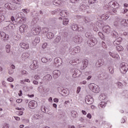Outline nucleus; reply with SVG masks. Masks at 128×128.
<instances>
[{
	"label": "nucleus",
	"mask_w": 128,
	"mask_h": 128,
	"mask_svg": "<svg viewBox=\"0 0 128 128\" xmlns=\"http://www.w3.org/2000/svg\"><path fill=\"white\" fill-rule=\"evenodd\" d=\"M98 36L102 38L103 40H104V38H106V36H104V34H102V32H98Z\"/></svg>",
	"instance_id": "nucleus-40"
},
{
	"label": "nucleus",
	"mask_w": 128,
	"mask_h": 128,
	"mask_svg": "<svg viewBox=\"0 0 128 128\" xmlns=\"http://www.w3.org/2000/svg\"><path fill=\"white\" fill-rule=\"evenodd\" d=\"M60 76V72L58 70H55L53 72L54 78H58Z\"/></svg>",
	"instance_id": "nucleus-19"
},
{
	"label": "nucleus",
	"mask_w": 128,
	"mask_h": 128,
	"mask_svg": "<svg viewBox=\"0 0 128 128\" xmlns=\"http://www.w3.org/2000/svg\"><path fill=\"white\" fill-rule=\"evenodd\" d=\"M2 128H8V124L5 123V124H4V126L2 127Z\"/></svg>",
	"instance_id": "nucleus-62"
},
{
	"label": "nucleus",
	"mask_w": 128,
	"mask_h": 128,
	"mask_svg": "<svg viewBox=\"0 0 128 128\" xmlns=\"http://www.w3.org/2000/svg\"><path fill=\"white\" fill-rule=\"evenodd\" d=\"M54 62L56 64V66H62V60L60 58H56L54 60Z\"/></svg>",
	"instance_id": "nucleus-12"
},
{
	"label": "nucleus",
	"mask_w": 128,
	"mask_h": 128,
	"mask_svg": "<svg viewBox=\"0 0 128 128\" xmlns=\"http://www.w3.org/2000/svg\"><path fill=\"white\" fill-rule=\"evenodd\" d=\"M31 70H36L38 68V62L36 60H34L33 62L30 66Z\"/></svg>",
	"instance_id": "nucleus-17"
},
{
	"label": "nucleus",
	"mask_w": 128,
	"mask_h": 128,
	"mask_svg": "<svg viewBox=\"0 0 128 128\" xmlns=\"http://www.w3.org/2000/svg\"><path fill=\"white\" fill-rule=\"evenodd\" d=\"M96 66L100 68V66H102L104 65V61H102V60L100 59L98 60V61L96 63Z\"/></svg>",
	"instance_id": "nucleus-28"
},
{
	"label": "nucleus",
	"mask_w": 128,
	"mask_h": 128,
	"mask_svg": "<svg viewBox=\"0 0 128 128\" xmlns=\"http://www.w3.org/2000/svg\"><path fill=\"white\" fill-rule=\"evenodd\" d=\"M120 4L117 2H110L108 4H105L103 6V8L108 12L110 14H116L118 12L116 8H118Z\"/></svg>",
	"instance_id": "nucleus-1"
},
{
	"label": "nucleus",
	"mask_w": 128,
	"mask_h": 128,
	"mask_svg": "<svg viewBox=\"0 0 128 128\" xmlns=\"http://www.w3.org/2000/svg\"><path fill=\"white\" fill-rule=\"evenodd\" d=\"M106 106V102H101L100 104L98 105L99 108H105Z\"/></svg>",
	"instance_id": "nucleus-37"
},
{
	"label": "nucleus",
	"mask_w": 128,
	"mask_h": 128,
	"mask_svg": "<svg viewBox=\"0 0 128 128\" xmlns=\"http://www.w3.org/2000/svg\"><path fill=\"white\" fill-rule=\"evenodd\" d=\"M118 52H122L124 50V48L122 46H116Z\"/></svg>",
	"instance_id": "nucleus-42"
},
{
	"label": "nucleus",
	"mask_w": 128,
	"mask_h": 128,
	"mask_svg": "<svg viewBox=\"0 0 128 128\" xmlns=\"http://www.w3.org/2000/svg\"><path fill=\"white\" fill-rule=\"evenodd\" d=\"M52 58H49L48 59V58H46V57H42L41 58V62H43V64H50V62H52Z\"/></svg>",
	"instance_id": "nucleus-15"
},
{
	"label": "nucleus",
	"mask_w": 128,
	"mask_h": 128,
	"mask_svg": "<svg viewBox=\"0 0 128 128\" xmlns=\"http://www.w3.org/2000/svg\"><path fill=\"white\" fill-rule=\"evenodd\" d=\"M82 67L84 68H86L88 66V60L84 59L82 60Z\"/></svg>",
	"instance_id": "nucleus-23"
},
{
	"label": "nucleus",
	"mask_w": 128,
	"mask_h": 128,
	"mask_svg": "<svg viewBox=\"0 0 128 128\" xmlns=\"http://www.w3.org/2000/svg\"><path fill=\"white\" fill-rule=\"evenodd\" d=\"M112 34L114 38H118V34L117 33L116 31L114 30L112 32Z\"/></svg>",
	"instance_id": "nucleus-44"
},
{
	"label": "nucleus",
	"mask_w": 128,
	"mask_h": 128,
	"mask_svg": "<svg viewBox=\"0 0 128 128\" xmlns=\"http://www.w3.org/2000/svg\"><path fill=\"white\" fill-rule=\"evenodd\" d=\"M75 42H82V37H80L78 36H76L75 37Z\"/></svg>",
	"instance_id": "nucleus-32"
},
{
	"label": "nucleus",
	"mask_w": 128,
	"mask_h": 128,
	"mask_svg": "<svg viewBox=\"0 0 128 128\" xmlns=\"http://www.w3.org/2000/svg\"><path fill=\"white\" fill-rule=\"evenodd\" d=\"M6 52H10V45H6Z\"/></svg>",
	"instance_id": "nucleus-47"
},
{
	"label": "nucleus",
	"mask_w": 128,
	"mask_h": 128,
	"mask_svg": "<svg viewBox=\"0 0 128 128\" xmlns=\"http://www.w3.org/2000/svg\"><path fill=\"white\" fill-rule=\"evenodd\" d=\"M4 15H1L0 16V22H4Z\"/></svg>",
	"instance_id": "nucleus-52"
},
{
	"label": "nucleus",
	"mask_w": 128,
	"mask_h": 128,
	"mask_svg": "<svg viewBox=\"0 0 128 128\" xmlns=\"http://www.w3.org/2000/svg\"><path fill=\"white\" fill-rule=\"evenodd\" d=\"M41 110L42 112H44V114H48V112H50V110H48V108L44 106L42 107Z\"/></svg>",
	"instance_id": "nucleus-34"
},
{
	"label": "nucleus",
	"mask_w": 128,
	"mask_h": 128,
	"mask_svg": "<svg viewBox=\"0 0 128 128\" xmlns=\"http://www.w3.org/2000/svg\"><path fill=\"white\" fill-rule=\"evenodd\" d=\"M60 16H62V18H64L68 16V12L64 10H60Z\"/></svg>",
	"instance_id": "nucleus-24"
},
{
	"label": "nucleus",
	"mask_w": 128,
	"mask_h": 128,
	"mask_svg": "<svg viewBox=\"0 0 128 128\" xmlns=\"http://www.w3.org/2000/svg\"><path fill=\"white\" fill-rule=\"evenodd\" d=\"M12 2L16 4H19V6L22 4V0H12Z\"/></svg>",
	"instance_id": "nucleus-31"
},
{
	"label": "nucleus",
	"mask_w": 128,
	"mask_h": 128,
	"mask_svg": "<svg viewBox=\"0 0 128 128\" xmlns=\"http://www.w3.org/2000/svg\"><path fill=\"white\" fill-rule=\"evenodd\" d=\"M120 70L121 74H126L128 70V64L124 62L121 63L120 66Z\"/></svg>",
	"instance_id": "nucleus-2"
},
{
	"label": "nucleus",
	"mask_w": 128,
	"mask_h": 128,
	"mask_svg": "<svg viewBox=\"0 0 128 128\" xmlns=\"http://www.w3.org/2000/svg\"><path fill=\"white\" fill-rule=\"evenodd\" d=\"M28 29V25L26 24H22L20 27V32L22 34H24L26 30Z\"/></svg>",
	"instance_id": "nucleus-16"
},
{
	"label": "nucleus",
	"mask_w": 128,
	"mask_h": 128,
	"mask_svg": "<svg viewBox=\"0 0 128 128\" xmlns=\"http://www.w3.org/2000/svg\"><path fill=\"white\" fill-rule=\"evenodd\" d=\"M122 38L120 37H119L113 42V44H114V46H118V44H120V42H122Z\"/></svg>",
	"instance_id": "nucleus-20"
},
{
	"label": "nucleus",
	"mask_w": 128,
	"mask_h": 128,
	"mask_svg": "<svg viewBox=\"0 0 128 128\" xmlns=\"http://www.w3.org/2000/svg\"><path fill=\"white\" fill-rule=\"evenodd\" d=\"M53 4H54V6H59V4H60V0H54L53 2Z\"/></svg>",
	"instance_id": "nucleus-46"
},
{
	"label": "nucleus",
	"mask_w": 128,
	"mask_h": 128,
	"mask_svg": "<svg viewBox=\"0 0 128 128\" xmlns=\"http://www.w3.org/2000/svg\"><path fill=\"white\" fill-rule=\"evenodd\" d=\"M72 30H74V32H76V30H78V32H84V28L78 27V24H76L75 23L72 24Z\"/></svg>",
	"instance_id": "nucleus-8"
},
{
	"label": "nucleus",
	"mask_w": 128,
	"mask_h": 128,
	"mask_svg": "<svg viewBox=\"0 0 128 128\" xmlns=\"http://www.w3.org/2000/svg\"><path fill=\"white\" fill-rule=\"evenodd\" d=\"M110 18V16L108 14H102L101 16L102 20H108Z\"/></svg>",
	"instance_id": "nucleus-38"
},
{
	"label": "nucleus",
	"mask_w": 128,
	"mask_h": 128,
	"mask_svg": "<svg viewBox=\"0 0 128 128\" xmlns=\"http://www.w3.org/2000/svg\"><path fill=\"white\" fill-rule=\"evenodd\" d=\"M96 0H88V3L90 4H96Z\"/></svg>",
	"instance_id": "nucleus-53"
},
{
	"label": "nucleus",
	"mask_w": 128,
	"mask_h": 128,
	"mask_svg": "<svg viewBox=\"0 0 128 128\" xmlns=\"http://www.w3.org/2000/svg\"><path fill=\"white\" fill-rule=\"evenodd\" d=\"M80 48L78 46H77L73 48H72V46L69 48V52L70 54L74 55L76 54H78V52H80Z\"/></svg>",
	"instance_id": "nucleus-6"
},
{
	"label": "nucleus",
	"mask_w": 128,
	"mask_h": 128,
	"mask_svg": "<svg viewBox=\"0 0 128 128\" xmlns=\"http://www.w3.org/2000/svg\"><path fill=\"white\" fill-rule=\"evenodd\" d=\"M46 46H48V43L46 42L44 43L42 46V48H46Z\"/></svg>",
	"instance_id": "nucleus-57"
},
{
	"label": "nucleus",
	"mask_w": 128,
	"mask_h": 128,
	"mask_svg": "<svg viewBox=\"0 0 128 128\" xmlns=\"http://www.w3.org/2000/svg\"><path fill=\"white\" fill-rule=\"evenodd\" d=\"M108 69L109 70L110 72L112 74L114 72V68L112 67H108Z\"/></svg>",
	"instance_id": "nucleus-48"
},
{
	"label": "nucleus",
	"mask_w": 128,
	"mask_h": 128,
	"mask_svg": "<svg viewBox=\"0 0 128 128\" xmlns=\"http://www.w3.org/2000/svg\"><path fill=\"white\" fill-rule=\"evenodd\" d=\"M87 44L89 46H94L98 44V40H96V38L93 36L89 38L87 42Z\"/></svg>",
	"instance_id": "nucleus-3"
},
{
	"label": "nucleus",
	"mask_w": 128,
	"mask_h": 128,
	"mask_svg": "<svg viewBox=\"0 0 128 128\" xmlns=\"http://www.w3.org/2000/svg\"><path fill=\"white\" fill-rule=\"evenodd\" d=\"M60 40H62V37L60 36H57L56 38L54 40V44H58L60 42Z\"/></svg>",
	"instance_id": "nucleus-29"
},
{
	"label": "nucleus",
	"mask_w": 128,
	"mask_h": 128,
	"mask_svg": "<svg viewBox=\"0 0 128 128\" xmlns=\"http://www.w3.org/2000/svg\"><path fill=\"white\" fill-rule=\"evenodd\" d=\"M29 54L28 53H23L22 54V58H28Z\"/></svg>",
	"instance_id": "nucleus-51"
},
{
	"label": "nucleus",
	"mask_w": 128,
	"mask_h": 128,
	"mask_svg": "<svg viewBox=\"0 0 128 128\" xmlns=\"http://www.w3.org/2000/svg\"><path fill=\"white\" fill-rule=\"evenodd\" d=\"M72 76H78V74L80 72V70L76 68H72L70 70Z\"/></svg>",
	"instance_id": "nucleus-21"
},
{
	"label": "nucleus",
	"mask_w": 128,
	"mask_h": 128,
	"mask_svg": "<svg viewBox=\"0 0 128 128\" xmlns=\"http://www.w3.org/2000/svg\"><path fill=\"white\" fill-rule=\"evenodd\" d=\"M70 64H72V66H74L76 62L75 60H72L70 62Z\"/></svg>",
	"instance_id": "nucleus-56"
},
{
	"label": "nucleus",
	"mask_w": 128,
	"mask_h": 128,
	"mask_svg": "<svg viewBox=\"0 0 128 128\" xmlns=\"http://www.w3.org/2000/svg\"><path fill=\"white\" fill-rule=\"evenodd\" d=\"M0 38H1L3 42H6L8 40V38H10V36L8 34H6V32H4L2 31L0 32Z\"/></svg>",
	"instance_id": "nucleus-7"
},
{
	"label": "nucleus",
	"mask_w": 128,
	"mask_h": 128,
	"mask_svg": "<svg viewBox=\"0 0 128 128\" xmlns=\"http://www.w3.org/2000/svg\"><path fill=\"white\" fill-rule=\"evenodd\" d=\"M102 46L103 48H106V43L104 42H102Z\"/></svg>",
	"instance_id": "nucleus-58"
},
{
	"label": "nucleus",
	"mask_w": 128,
	"mask_h": 128,
	"mask_svg": "<svg viewBox=\"0 0 128 128\" xmlns=\"http://www.w3.org/2000/svg\"><path fill=\"white\" fill-rule=\"evenodd\" d=\"M84 21L86 24H88L92 22V19L89 17H86L84 18Z\"/></svg>",
	"instance_id": "nucleus-35"
},
{
	"label": "nucleus",
	"mask_w": 128,
	"mask_h": 128,
	"mask_svg": "<svg viewBox=\"0 0 128 128\" xmlns=\"http://www.w3.org/2000/svg\"><path fill=\"white\" fill-rule=\"evenodd\" d=\"M96 25L99 28L100 30H102L104 28V22L102 20H98L96 22Z\"/></svg>",
	"instance_id": "nucleus-13"
},
{
	"label": "nucleus",
	"mask_w": 128,
	"mask_h": 128,
	"mask_svg": "<svg viewBox=\"0 0 128 128\" xmlns=\"http://www.w3.org/2000/svg\"><path fill=\"white\" fill-rule=\"evenodd\" d=\"M46 36L48 40H52V38H53L54 36V35L53 34L52 32H49L47 34Z\"/></svg>",
	"instance_id": "nucleus-27"
},
{
	"label": "nucleus",
	"mask_w": 128,
	"mask_h": 128,
	"mask_svg": "<svg viewBox=\"0 0 128 128\" xmlns=\"http://www.w3.org/2000/svg\"><path fill=\"white\" fill-rule=\"evenodd\" d=\"M40 37H36L34 39L32 43L34 44H38V42H40Z\"/></svg>",
	"instance_id": "nucleus-36"
},
{
	"label": "nucleus",
	"mask_w": 128,
	"mask_h": 128,
	"mask_svg": "<svg viewBox=\"0 0 128 128\" xmlns=\"http://www.w3.org/2000/svg\"><path fill=\"white\" fill-rule=\"evenodd\" d=\"M4 7L10 10H16L18 8L16 5L12 3H6L4 4Z\"/></svg>",
	"instance_id": "nucleus-4"
},
{
	"label": "nucleus",
	"mask_w": 128,
	"mask_h": 128,
	"mask_svg": "<svg viewBox=\"0 0 128 128\" xmlns=\"http://www.w3.org/2000/svg\"><path fill=\"white\" fill-rule=\"evenodd\" d=\"M88 7V6H86L84 4H82V5H80V10L81 12H84V10H86V8Z\"/></svg>",
	"instance_id": "nucleus-26"
},
{
	"label": "nucleus",
	"mask_w": 128,
	"mask_h": 128,
	"mask_svg": "<svg viewBox=\"0 0 128 128\" xmlns=\"http://www.w3.org/2000/svg\"><path fill=\"white\" fill-rule=\"evenodd\" d=\"M81 88L80 86L78 87L77 90H76V94H80V92Z\"/></svg>",
	"instance_id": "nucleus-60"
},
{
	"label": "nucleus",
	"mask_w": 128,
	"mask_h": 128,
	"mask_svg": "<svg viewBox=\"0 0 128 128\" xmlns=\"http://www.w3.org/2000/svg\"><path fill=\"white\" fill-rule=\"evenodd\" d=\"M60 12V9L58 8L57 10L52 11V14H56L57 12Z\"/></svg>",
	"instance_id": "nucleus-50"
},
{
	"label": "nucleus",
	"mask_w": 128,
	"mask_h": 128,
	"mask_svg": "<svg viewBox=\"0 0 128 128\" xmlns=\"http://www.w3.org/2000/svg\"><path fill=\"white\" fill-rule=\"evenodd\" d=\"M20 46L24 50H28V48H30V45L28 43L22 42L20 44Z\"/></svg>",
	"instance_id": "nucleus-14"
},
{
	"label": "nucleus",
	"mask_w": 128,
	"mask_h": 128,
	"mask_svg": "<svg viewBox=\"0 0 128 128\" xmlns=\"http://www.w3.org/2000/svg\"><path fill=\"white\" fill-rule=\"evenodd\" d=\"M117 84H118V87L119 88H122L123 85H122V82H118Z\"/></svg>",
	"instance_id": "nucleus-55"
},
{
	"label": "nucleus",
	"mask_w": 128,
	"mask_h": 128,
	"mask_svg": "<svg viewBox=\"0 0 128 128\" xmlns=\"http://www.w3.org/2000/svg\"><path fill=\"white\" fill-rule=\"evenodd\" d=\"M24 14V13H19L18 14V16L19 18H20V19L18 21L19 24H24L26 22V18L22 16Z\"/></svg>",
	"instance_id": "nucleus-11"
},
{
	"label": "nucleus",
	"mask_w": 128,
	"mask_h": 128,
	"mask_svg": "<svg viewBox=\"0 0 128 128\" xmlns=\"http://www.w3.org/2000/svg\"><path fill=\"white\" fill-rule=\"evenodd\" d=\"M28 106L30 108H36L38 106V103L34 100H32L28 103Z\"/></svg>",
	"instance_id": "nucleus-10"
},
{
	"label": "nucleus",
	"mask_w": 128,
	"mask_h": 128,
	"mask_svg": "<svg viewBox=\"0 0 128 128\" xmlns=\"http://www.w3.org/2000/svg\"><path fill=\"white\" fill-rule=\"evenodd\" d=\"M85 36H86V38H92V36H92V33H90V32H86L85 34Z\"/></svg>",
	"instance_id": "nucleus-41"
},
{
	"label": "nucleus",
	"mask_w": 128,
	"mask_h": 128,
	"mask_svg": "<svg viewBox=\"0 0 128 128\" xmlns=\"http://www.w3.org/2000/svg\"><path fill=\"white\" fill-rule=\"evenodd\" d=\"M89 88L90 90L93 92H100V88L96 84H89Z\"/></svg>",
	"instance_id": "nucleus-5"
},
{
	"label": "nucleus",
	"mask_w": 128,
	"mask_h": 128,
	"mask_svg": "<svg viewBox=\"0 0 128 128\" xmlns=\"http://www.w3.org/2000/svg\"><path fill=\"white\" fill-rule=\"evenodd\" d=\"M44 78L46 80H52V76H50V74H48L44 76Z\"/></svg>",
	"instance_id": "nucleus-39"
},
{
	"label": "nucleus",
	"mask_w": 128,
	"mask_h": 128,
	"mask_svg": "<svg viewBox=\"0 0 128 128\" xmlns=\"http://www.w3.org/2000/svg\"><path fill=\"white\" fill-rule=\"evenodd\" d=\"M43 32L44 34H46V32H48V28H44Z\"/></svg>",
	"instance_id": "nucleus-54"
},
{
	"label": "nucleus",
	"mask_w": 128,
	"mask_h": 128,
	"mask_svg": "<svg viewBox=\"0 0 128 128\" xmlns=\"http://www.w3.org/2000/svg\"><path fill=\"white\" fill-rule=\"evenodd\" d=\"M8 82H14V78L12 77H10L8 78Z\"/></svg>",
	"instance_id": "nucleus-59"
},
{
	"label": "nucleus",
	"mask_w": 128,
	"mask_h": 128,
	"mask_svg": "<svg viewBox=\"0 0 128 128\" xmlns=\"http://www.w3.org/2000/svg\"><path fill=\"white\" fill-rule=\"evenodd\" d=\"M38 90L40 92H45L46 86H40L38 88Z\"/></svg>",
	"instance_id": "nucleus-25"
},
{
	"label": "nucleus",
	"mask_w": 128,
	"mask_h": 128,
	"mask_svg": "<svg viewBox=\"0 0 128 128\" xmlns=\"http://www.w3.org/2000/svg\"><path fill=\"white\" fill-rule=\"evenodd\" d=\"M6 24H8V26L7 27L4 28V30H8V28H12L14 26V24H12L10 22V21H6Z\"/></svg>",
	"instance_id": "nucleus-22"
},
{
	"label": "nucleus",
	"mask_w": 128,
	"mask_h": 128,
	"mask_svg": "<svg viewBox=\"0 0 128 128\" xmlns=\"http://www.w3.org/2000/svg\"><path fill=\"white\" fill-rule=\"evenodd\" d=\"M102 30L103 32L106 34H108L110 32V27L108 26H104Z\"/></svg>",
	"instance_id": "nucleus-18"
},
{
	"label": "nucleus",
	"mask_w": 128,
	"mask_h": 128,
	"mask_svg": "<svg viewBox=\"0 0 128 128\" xmlns=\"http://www.w3.org/2000/svg\"><path fill=\"white\" fill-rule=\"evenodd\" d=\"M68 22H70V20H68V18H64L63 20V24L64 26H66L68 24Z\"/></svg>",
	"instance_id": "nucleus-43"
},
{
	"label": "nucleus",
	"mask_w": 128,
	"mask_h": 128,
	"mask_svg": "<svg viewBox=\"0 0 128 128\" xmlns=\"http://www.w3.org/2000/svg\"><path fill=\"white\" fill-rule=\"evenodd\" d=\"M121 24H123L125 26H128V24L126 22V20H122L121 21Z\"/></svg>",
	"instance_id": "nucleus-45"
},
{
	"label": "nucleus",
	"mask_w": 128,
	"mask_h": 128,
	"mask_svg": "<svg viewBox=\"0 0 128 128\" xmlns=\"http://www.w3.org/2000/svg\"><path fill=\"white\" fill-rule=\"evenodd\" d=\"M34 118L35 120H40V116L38 115V114H35L34 115Z\"/></svg>",
	"instance_id": "nucleus-49"
},
{
	"label": "nucleus",
	"mask_w": 128,
	"mask_h": 128,
	"mask_svg": "<svg viewBox=\"0 0 128 128\" xmlns=\"http://www.w3.org/2000/svg\"><path fill=\"white\" fill-rule=\"evenodd\" d=\"M71 116L74 118H76L78 116V112L76 111L72 110L71 111Z\"/></svg>",
	"instance_id": "nucleus-30"
},
{
	"label": "nucleus",
	"mask_w": 128,
	"mask_h": 128,
	"mask_svg": "<svg viewBox=\"0 0 128 128\" xmlns=\"http://www.w3.org/2000/svg\"><path fill=\"white\" fill-rule=\"evenodd\" d=\"M33 31L36 32V34H38L40 32V27H36V28H33Z\"/></svg>",
	"instance_id": "nucleus-33"
},
{
	"label": "nucleus",
	"mask_w": 128,
	"mask_h": 128,
	"mask_svg": "<svg viewBox=\"0 0 128 128\" xmlns=\"http://www.w3.org/2000/svg\"><path fill=\"white\" fill-rule=\"evenodd\" d=\"M85 102L87 104H94V98L90 95H88L85 98Z\"/></svg>",
	"instance_id": "nucleus-9"
},
{
	"label": "nucleus",
	"mask_w": 128,
	"mask_h": 128,
	"mask_svg": "<svg viewBox=\"0 0 128 128\" xmlns=\"http://www.w3.org/2000/svg\"><path fill=\"white\" fill-rule=\"evenodd\" d=\"M93 30L94 32H98V27L96 26H94Z\"/></svg>",
	"instance_id": "nucleus-61"
},
{
	"label": "nucleus",
	"mask_w": 128,
	"mask_h": 128,
	"mask_svg": "<svg viewBox=\"0 0 128 128\" xmlns=\"http://www.w3.org/2000/svg\"><path fill=\"white\" fill-rule=\"evenodd\" d=\"M22 102V99H18L16 100V102H18V104Z\"/></svg>",
	"instance_id": "nucleus-64"
},
{
	"label": "nucleus",
	"mask_w": 128,
	"mask_h": 128,
	"mask_svg": "<svg viewBox=\"0 0 128 128\" xmlns=\"http://www.w3.org/2000/svg\"><path fill=\"white\" fill-rule=\"evenodd\" d=\"M86 117L88 118H92V114H90L88 113L86 115Z\"/></svg>",
	"instance_id": "nucleus-63"
}]
</instances>
